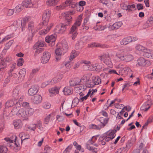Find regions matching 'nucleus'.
Listing matches in <instances>:
<instances>
[{
    "label": "nucleus",
    "mask_w": 153,
    "mask_h": 153,
    "mask_svg": "<svg viewBox=\"0 0 153 153\" xmlns=\"http://www.w3.org/2000/svg\"><path fill=\"white\" fill-rule=\"evenodd\" d=\"M36 49V50L35 52V55H36L37 54H39L44 50V48H41Z\"/></svg>",
    "instance_id": "nucleus-58"
},
{
    "label": "nucleus",
    "mask_w": 153,
    "mask_h": 153,
    "mask_svg": "<svg viewBox=\"0 0 153 153\" xmlns=\"http://www.w3.org/2000/svg\"><path fill=\"white\" fill-rule=\"evenodd\" d=\"M152 105V100L149 99L141 107V110L145 112L147 111Z\"/></svg>",
    "instance_id": "nucleus-12"
},
{
    "label": "nucleus",
    "mask_w": 153,
    "mask_h": 153,
    "mask_svg": "<svg viewBox=\"0 0 153 153\" xmlns=\"http://www.w3.org/2000/svg\"><path fill=\"white\" fill-rule=\"evenodd\" d=\"M59 0H48L46 2V5L49 6L56 5L59 2Z\"/></svg>",
    "instance_id": "nucleus-29"
},
{
    "label": "nucleus",
    "mask_w": 153,
    "mask_h": 153,
    "mask_svg": "<svg viewBox=\"0 0 153 153\" xmlns=\"http://www.w3.org/2000/svg\"><path fill=\"white\" fill-rule=\"evenodd\" d=\"M52 116L53 115L52 114H49L46 117L44 120V122L45 124H47L48 123L51 117H52Z\"/></svg>",
    "instance_id": "nucleus-44"
},
{
    "label": "nucleus",
    "mask_w": 153,
    "mask_h": 153,
    "mask_svg": "<svg viewBox=\"0 0 153 153\" xmlns=\"http://www.w3.org/2000/svg\"><path fill=\"white\" fill-rule=\"evenodd\" d=\"M100 121L102 124V125L101 126L102 128L104 127L106 125L108 122V120L106 118H102L100 120Z\"/></svg>",
    "instance_id": "nucleus-47"
},
{
    "label": "nucleus",
    "mask_w": 153,
    "mask_h": 153,
    "mask_svg": "<svg viewBox=\"0 0 153 153\" xmlns=\"http://www.w3.org/2000/svg\"><path fill=\"white\" fill-rule=\"evenodd\" d=\"M79 101H80V99H79L78 98L75 97L72 101V104L76 106L78 103Z\"/></svg>",
    "instance_id": "nucleus-56"
},
{
    "label": "nucleus",
    "mask_w": 153,
    "mask_h": 153,
    "mask_svg": "<svg viewBox=\"0 0 153 153\" xmlns=\"http://www.w3.org/2000/svg\"><path fill=\"white\" fill-rule=\"evenodd\" d=\"M13 41L12 40H10L9 41L8 43H7L5 46L4 47V49L3 50V51H6L9 48L10 46L12 45L13 43Z\"/></svg>",
    "instance_id": "nucleus-41"
},
{
    "label": "nucleus",
    "mask_w": 153,
    "mask_h": 153,
    "mask_svg": "<svg viewBox=\"0 0 153 153\" xmlns=\"http://www.w3.org/2000/svg\"><path fill=\"white\" fill-rule=\"evenodd\" d=\"M3 61H5L6 62H10L12 61V58L8 56L5 58Z\"/></svg>",
    "instance_id": "nucleus-59"
},
{
    "label": "nucleus",
    "mask_w": 153,
    "mask_h": 153,
    "mask_svg": "<svg viewBox=\"0 0 153 153\" xmlns=\"http://www.w3.org/2000/svg\"><path fill=\"white\" fill-rule=\"evenodd\" d=\"M51 57L49 52L45 51L43 53L42 56L41 58V62L42 64L47 63L49 61Z\"/></svg>",
    "instance_id": "nucleus-11"
},
{
    "label": "nucleus",
    "mask_w": 153,
    "mask_h": 153,
    "mask_svg": "<svg viewBox=\"0 0 153 153\" xmlns=\"http://www.w3.org/2000/svg\"><path fill=\"white\" fill-rule=\"evenodd\" d=\"M88 46L89 48L94 47H105V45H104L100 44V43L94 42L89 44L88 45Z\"/></svg>",
    "instance_id": "nucleus-33"
},
{
    "label": "nucleus",
    "mask_w": 153,
    "mask_h": 153,
    "mask_svg": "<svg viewBox=\"0 0 153 153\" xmlns=\"http://www.w3.org/2000/svg\"><path fill=\"white\" fill-rule=\"evenodd\" d=\"M31 100L33 103L39 104L41 102L42 97L40 95L36 94L32 97Z\"/></svg>",
    "instance_id": "nucleus-15"
},
{
    "label": "nucleus",
    "mask_w": 153,
    "mask_h": 153,
    "mask_svg": "<svg viewBox=\"0 0 153 153\" xmlns=\"http://www.w3.org/2000/svg\"><path fill=\"white\" fill-rule=\"evenodd\" d=\"M63 77V75L62 74L57 75L51 80V84H54L57 83L61 80Z\"/></svg>",
    "instance_id": "nucleus-21"
},
{
    "label": "nucleus",
    "mask_w": 153,
    "mask_h": 153,
    "mask_svg": "<svg viewBox=\"0 0 153 153\" xmlns=\"http://www.w3.org/2000/svg\"><path fill=\"white\" fill-rule=\"evenodd\" d=\"M86 87L85 86H81L79 87H76L75 88V90L76 93H78L84 91L86 89Z\"/></svg>",
    "instance_id": "nucleus-40"
},
{
    "label": "nucleus",
    "mask_w": 153,
    "mask_h": 153,
    "mask_svg": "<svg viewBox=\"0 0 153 153\" xmlns=\"http://www.w3.org/2000/svg\"><path fill=\"white\" fill-rule=\"evenodd\" d=\"M39 68H35L33 69L31 72L30 74V77H32L34 76V74L37 73L39 70Z\"/></svg>",
    "instance_id": "nucleus-45"
},
{
    "label": "nucleus",
    "mask_w": 153,
    "mask_h": 153,
    "mask_svg": "<svg viewBox=\"0 0 153 153\" xmlns=\"http://www.w3.org/2000/svg\"><path fill=\"white\" fill-rule=\"evenodd\" d=\"M38 91V87L36 85H33L28 90V94L30 96H32L36 94Z\"/></svg>",
    "instance_id": "nucleus-17"
},
{
    "label": "nucleus",
    "mask_w": 153,
    "mask_h": 153,
    "mask_svg": "<svg viewBox=\"0 0 153 153\" xmlns=\"http://www.w3.org/2000/svg\"><path fill=\"white\" fill-rule=\"evenodd\" d=\"M151 64V63L149 61L146 60L143 57H140L137 60L136 65L137 67H147Z\"/></svg>",
    "instance_id": "nucleus-5"
},
{
    "label": "nucleus",
    "mask_w": 153,
    "mask_h": 153,
    "mask_svg": "<svg viewBox=\"0 0 153 153\" xmlns=\"http://www.w3.org/2000/svg\"><path fill=\"white\" fill-rule=\"evenodd\" d=\"M23 22L22 23L23 26L22 27V30L23 31L25 29V26L26 23L29 21V18L27 17L24 18L23 19Z\"/></svg>",
    "instance_id": "nucleus-48"
},
{
    "label": "nucleus",
    "mask_w": 153,
    "mask_h": 153,
    "mask_svg": "<svg viewBox=\"0 0 153 153\" xmlns=\"http://www.w3.org/2000/svg\"><path fill=\"white\" fill-rule=\"evenodd\" d=\"M51 14V11L49 10H47L44 11L42 16L43 22L42 23V24L45 25H47L49 20Z\"/></svg>",
    "instance_id": "nucleus-7"
},
{
    "label": "nucleus",
    "mask_w": 153,
    "mask_h": 153,
    "mask_svg": "<svg viewBox=\"0 0 153 153\" xmlns=\"http://www.w3.org/2000/svg\"><path fill=\"white\" fill-rule=\"evenodd\" d=\"M120 6L121 8L124 10H128V5H126L124 3H122L121 4Z\"/></svg>",
    "instance_id": "nucleus-60"
},
{
    "label": "nucleus",
    "mask_w": 153,
    "mask_h": 153,
    "mask_svg": "<svg viewBox=\"0 0 153 153\" xmlns=\"http://www.w3.org/2000/svg\"><path fill=\"white\" fill-rule=\"evenodd\" d=\"M14 12L13 9L7 10V14L8 16H10L12 15Z\"/></svg>",
    "instance_id": "nucleus-61"
},
{
    "label": "nucleus",
    "mask_w": 153,
    "mask_h": 153,
    "mask_svg": "<svg viewBox=\"0 0 153 153\" xmlns=\"http://www.w3.org/2000/svg\"><path fill=\"white\" fill-rule=\"evenodd\" d=\"M59 89H58L57 87H54L53 88H50L49 90L50 93L56 94L59 93Z\"/></svg>",
    "instance_id": "nucleus-39"
},
{
    "label": "nucleus",
    "mask_w": 153,
    "mask_h": 153,
    "mask_svg": "<svg viewBox=\"0 0 153 153\" xmlns=\"http://www.w3.org/2000/svg\"><path fill=\"white\" fill-rule=\"evenodd\" d=\"M122 25V23L121 22H116L114 23L112 25H110L109 27V28L110 30H114L119 28Z\"/></svg>",
    "instance_id": "nucleus-20"
},
{
    "label": "nucleus",
    "mask_w": 153,
    "mask_h": 153,
    "mask_svg": "<svg viewBox=\"0 0 153 153\" xmlns=\"http://www.w3.org/2000/svg\"><path fill=\"white\" fill-rule=\"evenodd\" d=\"M24 61L22 58L19 59L17 61V65L18 66H22L23 65V63L24 62Z\"/></svg>",
    "instance_id": "nucleus-57"
},
{
    "label": "nucleus",
    "mask_w": 153,
    "mask_h": 153,
    "mask_svg": "<svg viewBox=\"0 0 153 153\" xmlns=\"http://www.w3.org/2000/svg\"><path fill=\"white\" fill-rule=\"evenodd\" d=\"M92 82L90 81V84H87L88 88H93L95 85H99L101 83V80L98 76H93L92 77Z\"/></svg>",
    "instance_id": "nucleus-8"
},
{
    "label": "nucleus",
    "mask_w": 153,
    "mask_h": 153,
    "mask_svg": "<svg viewBox=\"0 0 153 153\" xmlns=\"http://www.w3.org/2000/svg\"><path fill=\"white\" fill-rule=\"evenodd\" d=\"M137 7L138 10H143V6L141 4H138L137 5Z\"/></svg>",
    "instance_id": "nucleus-64"
},
{
    "label": "nucleus",
    "mask_w": 153,
    "mask_h": 153,
    "mask_svg": "<svg viewBox=\"0 0 153 153\" xmlns=\"http://www.w3.org/2000/svg\"><path fill=\"white\" fill-rule=\"evenodd\" d=\"M20 93V89L19 87H16L13 91L12 96L15 98H18Z\"/></svg>",
    "instance_id": "nucleus-22"
},
{
    "label": "nucleus",
    "mask_w": 153,
    "mask_h": 153,
    "mask_svg": "<svg viewBox=\"0 0 153 153\" xmlns=\"http://www.w3.org/2000/svg\"><path fill=\"white\" fill-rule=\"evenodd\" d=\"M14 103L15 102L13 100H9L6 103V107L8 108L11 107L13 105Z\"/></svg>",
    "instance_id": "nucleus-43"
},
{
    "label": "nucleus",
    "mask_w": 153,
    "mask_h": 153,
    "mask_svg": "<svg viewBox=\"0 0 153 153\" xmlns=\"http://www.w3.org/2000/svg\"><path fill=\"white\" fill-rule=\"evenodd\" d=\"M88 69L91 71H100L102 69V67L100 66L99 63L90 64L88 67Z\"/></svg>",
    "instance_id": "nucleus-14"
},
{
    "label": "nucleus",
    "mask_w": 153,
    "mask_h": 153,
    "mask_svg": "<svg viewBox=\"0 0 153 153\" xmlns=\"http://www.w3.org/2000/svg\"><path fill=\"white\" fill-rule=\"evenodd\" d=\"M149 51L150 52L148 53L147 52V53H146V54L144 55V56L147 58L153 59V54H151L152 53H153V51L150 50H149Z\"/></svg>",
    "instance_id": "nucleus-46"
},
{
    "label": "nucleus",
    "mask_w": 153,
    "mask_h": 153,
    "mask_svg": "<svg viewBox=\"0 0 153 153\" xmlns=\"http://www.w3.org/2000/svg\"><path fill=\"white\" fill-rule=\"evenodd\" d=\"M115 107L117 108L122 109L124 107V105L123 104H119L118 103H116L114 104Z\"/></svg>",
    "instance_id": "nucleus-62"
},
{
    "label": "nucleus",
    "mask_w": 153,
    "mask_h": 153,
    "mask_svg": "<svg viewBox=\"0 0 153 153\" xmlns=\"http://www.w3.org/2000/svg\"><path fill=\"white\" fill-rule=\"evenodd\" d=\"M42 106L45 109H48L50 108L51 104L48 102H44L42 103Z\"/></svg>",
    "instance_id": "nucleus-49"
},
{
    "label": "nucleus",
    "mask_w": 153,
    "mask_h": 153,
    "mask_svg": "<svg viewBox=\"0 0 153 153\" xmlns=\"http://www.w3.org/2000/svg\"><path fill=\"white\" fill-rule=\"evenodd\" d=\"M99 59L106 65H109V66L111 64V60L108 53L103 54L101 56H99Z\"/></svg>",
    "instance_id": "nucleus-10"
},
{
    "label": "nucleus",
    "mask_w": 153,
    "mask_h": 153,
    "mask_svg": "<svg viewBox=\"0 0 153 153\" xmlns=\"http://www.w3.org/2000/svg\"><path fill=\"white\" fill-rule=\"evenodd\" d=\"M66 22H67L66 25H69L70 22H71L72 21V17L71 16H65Z\"/></svg>",
    "instance_id": "nucleus-55"
},
{
    "label": "nucleus",
    "mask_w": 153,
    "mask_h": 153,
    "mask_svg": "<svg viewBox=\"0 0 153 153\" xmlns=\"http://www.w3.org/2000/svg\"><path fill=\"white\" fill-rule=\"evenodd\" d=\"M44 43L45 42H44L38 41L34 45V49H35L43 47L44 45Z\"/></svg>",
    "instance_id": "nucleus-35"
},
{
    "label": "nucleus",
    "mask_w": 153,
    "mask_h": 153,
    "mask_svg": "<svg viewBox=\"0 0 153 153\" xmlns=\"http://www.w3.org/2000/svg\"><path fill=\"white\" fill-rule=\"evenodd\" d=\"M153 25V16L151 17L143 25V27L146 29Z\"/></svg>",
    "instance_id": "nucleus-19"
},
{
    "label": "nucleus",
    "mask_w": 153,
    "mask_h": 153,
    "mask_svg": "<svg viewBox=\"0 0 153 153\" xmlns=\"http://www.w3.org/2000/svg\"><path fill=\"white\" fill-rule=\"evenodd\" d=\"M19 136L21 138L22 140L28 139L30 137L28 134H27L24 132L20 133L19 135Z\"/></svg>",
    "instance_id": "nucleus-36"
},
{
    "label": "nucleus",
    "mask_w": 153,
    "mask_h": 153,
    "mask_svg": "<svg viewBox=\"0 0 153 153\" xmlns=\"http://www.w3.org/2000/svg\"><path fill=\"white\" fill-rule=\"evenodd\" d=\"M26 110L27 118L28 117L33 115L34 113V109L32 108H28Z\"/></svg>",
    "instance_id": "nucleus-31"
},
{
    "label": "nucleus",
    "mask_w": 153,
    "mask_h": 153,
    "mask_svg": "<svg viewBox=\"0 0 153 153\" xmlns=\"http://www.w3.org/2000/svg\"><path fill=\"white\" fill-rule=\"evenodd\" d=\"M56 40L55 36L53 35L47 36L45 38V41L51 46L54 45Z\"/></svg>",
    "instance_id": "nucleus-13"
},
{
    "label": "nucleus",
    "mask_w": 153,
    "mask_h": 153,
    "mask_svg": "<svg viewBox=\"0 0 153 153\" xmlns=\"http://www.w3.org/2000/svg\"><path fill=\"white\" fill-rule=\"evenodd\" d=\"M13 25L16 28H20L23 26L22 20L21 19H19L15 21L13 23Z\"/></svg>",
    "instance_id": "nucleus-30"
},
{
    "label": "nucleus",
    "mask_w": 153,
    "mask_h": 153,
    "mask_svg": "<svg viewBox=\"0 0 153 153\" xmlns=\"http://www.w3.org/2000/svg\"><path fill=\"white\" fill-rule=\"evenodd\" d=\"M70 85L72 86H74L77 85H79V82H76V80H71L69 82Z\"/></svg>",
    "instance_id": "nucleus-52"
},
{
    "label": "nucleus",
    "mask_w": 153,
    "mask_h": 153,
    "mask_svg": "<svg viewBox=\"0 0 153 153\" xmlns=\"http://www.w3.org/2000/svg\"><path fill=\"white\" fill-rule=\"evenodd\" d=\"M64 93L65 95H68L72 93L73 91L71 88L69 87H65L63 90Z\"/></svg>",
    "instance_id": "nucleus-32"
},
{
    "label": "nucleus",
    "mask_w": 153,
    "mask_h": 153,
    "mask_svg": "<svg viewBox=\"0 0 153 153\" xmlns=\"http://www.w3.org/2000/svg\"><path fill=\"white\" fill-rule=\"evenodd\" d=\"M116 131V130H110L105 134H107V135L111 138V139L112 140L115 136V133Z\"/></svg>",
    "instance_id": "nucleus-27"
},
{
    "label": "nucleus",
    "mask_w": 153,
    "mask_h": 153,
    "mask_svg": "<svg viewBox=\"0 0 153 153\" xmlns=\"http://www.w3.org/2000/svg\"><path fill=\"white\" fill-rule=\"evenodd\" d=\"M91 90H89L88 94L85 96L83 97H79L80 101L82 102L84 100H86L87 98V97L89 96V95L91 94Z\"/></svg>",
    "instance_id": "nucleus-50"
},
{
    "label": "nucleus",
    "mask_w": 153,
    "mask_h": 153,
    "mask_svg": "<svg viewBox=\"0 0 153 153\" xmlns=\"http://www.w3.org/2000/svg\"><path fill=\"white\" fill-rule=\"evenodd\" d=\"M91 76V74H87L83 76L82 77L80 81L79 79L78 82H79V84H85L86 86L88 87L87 84H90V81H91L90 78Z\"/></svg>",
    "instance_id": "nucleus-6"
},
{
    "label": "nucleus",
    "mask_w": 153,
    "mask_h": 153,
    "mask_svg": "<svg viewBox=\"0 0 153 153\" xmlns=\"http://www.w3.org/2000/svg\"><path fill=\"white\" fill-rule=\"evenodd\" d=\"M116 57L120 61L128 62L134 59L133 56L131 54L126 53L123 49L119 50L116 54Z\"/></svg>",
    "instance_id": "nucleus-3"
},
{
    "label": "nucleus",
    "mask_w": 153,
    "mask_h": 153,
    "mask_svg": "<svg viewBox=\"0 0 153 153\" xmlns=\"http://www.w3.org/2000/svg\"><path fill=\"white\" fill-rule=\"evenodd\" d=\"M50 29V28L47 27L46 29L43 30L39 31V33L41 35H44L46 34Z\"/></svg>",
    "instance_id": "nucleus-51"
},
{
    "label": "nucleus",
    "mask_w": 153,
    "mask_h": 153,
    "mask_svg": "<svg viewBox=\"0 0 153 153\" xmlns=\"http://www.w3.org/2000/svg\"><path fill=\"white\" fill-rule=\"evenodd\" d=\"M22 4L24 7H32L33 6L31 0L24 1L22 2Z\"/></svg>",
    "instance_id": "nucleus-28"
},
{
    "label": "nucleus",
    "mask_w": 153,
    "mask_h": 153,
    "mask_svg": "<svg viewBox=\"0 0 153 153\" xmlns=\"http://www.w3.org/2000/svg\"><path fill=\"white\" fill-rule=\"evenodd\" d=\"M68 45L66 42L63 41L61 46L57 48L55 50L56 61L58 62L60 60L61 56L68 51Z\"/></svg>",
    "instance_id": "nucleus-2"
},
{
    "label": "nucleus",
    "mask_w": 153,
    "mask_h": 153,
    "mask_svg": "<svg viewBox=\"0 0 153 153\" xmlns=\"http://www.w3.org/2000/svg\"><path fill=\"white\" fill-rule=\"evenodd\" d=\"M24 7L22 3L18 5L15 8V11L16 13H18L21 11L23 9Z\"/></svg>",
    "instance_id": "nucleus-37"
},
{
    "label": "nucleus",
    "mask_w": 153,
    "mask_h": 153,
    "mask_svg": "<svg viewBox=\"0 0 153 153\" xmlns=\"http://www.w3.org/2000/svg\"><path fill=\"white\" fill-rule=\"evenodd\" d=\"M131 40L130 37H126L120 41V44L121 45H126L131 42Z\"/></svg>",
    "instance_id": "nucleus-26"
},
{
    "label": "nucleus",
    "mask_w": 153,
    "mask_h": 153,
    "mask_svg": "<svg viewBox=\"0 0 153 153\" xmlns=\"http://www.w3.org/2000/svg\"><path fill=\"white\" fill-rule=\"evenodd\" d=\"M21 103L20 102H16L10 113V115L13 116L16 115L19 117L26 119V110L24 108H21Z\"/></svg>",
    "instance_id": "nucleus-1"
},
{
    "label": "nucleus",
    "mask_w": 153,
    "mask_h": 153,
    "mask_svg": "<svg viewBox=\"0 0 153 153\" xmlns=\"http://www.w3.org/2000/svg\"><path fill=\"white\" fill-rule=\"evenodd\" d=\"M26 69L23 68L20 70L19 72V79L20 81L23 80L26 74Z\"/></svg>",
    "instance_id": "nucleus-24"
},
{
    "label": "nucleus",
    "mask_w": 153,
    "mask_h": 153,
    "mask_svg": "<svg viewBox=\"0 0 153 153\" xmlns=\"http://www.w3.org/2000/svg\"><path fill=\"white\" fill-rule=\"evenodd\" d=\"M135 48V51L137 53H144V56L146 53H147V52L148 53L150 52L149 49H148L145 47L140 45H136Z\"/></svg>",
    "instance_id": "nucleus-9"
},
{
    "label": "nucleus",
    "mask_w": 153,
    "mask_h": 153,
    "mask_svg": "<svg viewBox=\"0 0 153 153\" xmlns=\"http://www.w3.org/2000/svg\"><path fill=\"white\" fill-rule=\"evenodd\" d=\"M66 25L63 24H61L57 26L55 28V30L60 33H62L65 31L66 28Z\"/></svg>",
    "instance_id": "nucleus-18"
},
{
    "label": "nucleus",
    "mask_w": 153,
    "mask_h": 153,
    "mask_svg": "<svg viewBox=\"0 0 153 153\" xmlns=\"http://www.w3.org/2000/svg\"><path fill=\"white\" fill-rule=\"evenodd\" d=\"M13 125L16 129L21 128L23 126L22 122L20 119L14 120L13 122Z\"/></svg>",
    "instance_id": "nucleus-16"
},
{
    "label": "nucleus",
    "mask_w": 153,
    "mask_h": 153,
    "mask_svg": "<svg viewBox=\"0 0 153 153\" xmlns=\"http://www.w3.org/2000/svg\"><path fill=\"white\" fill-rule=\"evenodd\" d=\"M81 22L82 18L81 17H79L76 21L71 27L69 33L72 34L71 37L72 39H75L76 36L78 34L77 30L78 27L81 25Z\"/></svg>",
    "instance_id": "nucleus-4"
},
{
    "label": "nucleus",
    "mask_w": 153,
    "mask_h": 153,
    "mask_svg": "<svg viewBox=\"0 0 153 153\" xmlns=\"http://www.w3.org/2000/svg\"><path fill=\"white\" fill-rule=\"evenodd\" d=\"M79 53V52L78 51H76L75 50H73L71 52L70 57V60L71 61L73 60L75 57L78 55Z\"/></svg>",
    "instance_id": "nucleus-34"
},
{
    "label": "nucleus",
    "mask_w": 153,
    "mask_h": 153,
    "mask_svg": "<svg viewBox=\"0 0 153 153\" xmlns=\"http://www.w3.org/2000/svg\"><path fill=\"white\" fill-rule=\"evenodd\" d=\"M14 138L13 140L12 139V138H10L8 137H6L4 138V140H6L7 142L10 143H13L14 142H15V146H16V147H18V149H19V147L18 146V145L17 144L16 140L17 137L16 136L14 135L12 136Z\"/></svg>",
    "instance_id": "nucleus-25"
},
{
    "label": "nucleus",
    "mask_w": 153,
    "mask_h": 153,
    "mask_svg": "<svg viewBox=\"0 0 153 153\" xmlns=\"http://www.w3.org/2000/svg\"><path fill=\"white\" fill-rule=\"evenodd\" d=\"M7 149L6 147L4 146H0V153L6 152Z\"/></svg>",
    "instance_id": "nucleus-53"
},
{
    "label": "nucleus",
    "mask_w": 153,
    "mask_h": 153,
    "mask_svg": "<svg viewBox=\"0 0 153 153\" xmlns=\"http://www.w3.org/2000/svg\"><path fill=\"white\" fill-rule=\"evenodd\" d=\"M66 6L64 4H62L60 6H57L56 9L58 10H60L64 9Z\"/></svg>",
    "instance_id": "nucleus-63"
},
{
    "label": "nucleus",
    "mask_w": 153,
    "mask_h": 153,
    "mask_svg": "<svg viewBox=\"0 0 153 153\" xmlns=\"http://www.w3.org/2000/svg\"><path fill=\"white\" fill-rule=\"evenodd\" d=\"M72 146H73L72 145L68 146L64 150L63 153H70V152L72 149Z\"/></svg>",
    "instance_id": "nucleus-54"
},
{
    "label": "nucleus",
    "mask_w": 153,
    "mask_h": 153,
    "mask_svg": "<svg viewBox=\"0 0 153 153\" xmlns=\"http://www.w3.org/2000/svg\"><path fill=\"white\" fill-rule=\"evenodd\" d=\"M37 127V125L34 123H31L27 126V128L32 131H34Z\"/></svg>",
    "instance_id": "nucleus-38"
},
{
    "label": "nucleus",
    "mask_w": 153,
    "mask_h": 153,
    "mask_svg": "<svg viewBox=\"0 0 153 153\" xmlns=\"http://www.w3.org/2000/svg\"><path fill=\"white\" fill-rule=\"evenodd\" d=\"M28 30L31 31L32 34L35 33L34 24L33 22L31 21L28 24Z\"/></svg>",
    "instance_id": "nucleus-23"
},
{
    "label": "nucleus",
    "mask_w": 153,
    "mask_h": 153,
    "mask_svg": "<svg viewBox=\"0 0 153 153\" xmlns=\"http://www.w3.org/2000/svg\"><path fill=\"white\" fill-rule=\"evenodd\" d=\"M7 66L6 64L3 60H2L0 64V69L2 71Z\"/></svg>",
    "instance_id": "nucleus-42"
}]
</instances>
